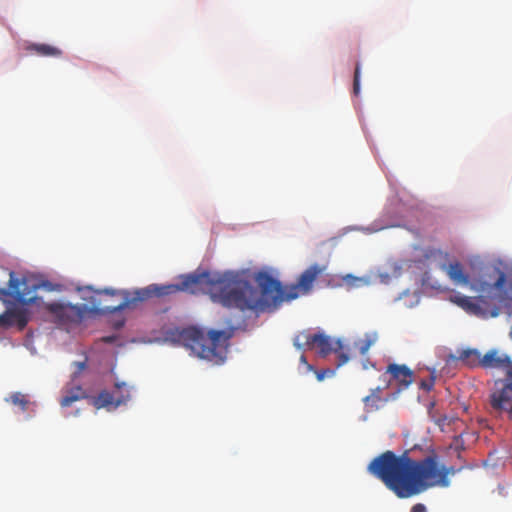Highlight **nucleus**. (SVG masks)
I'll return each instance as SVG.
<instances>
[{"label": "nucleus", "instance_id": "6e6552de", "mask_svg": "<svg viewBox=\"0 0 512 512\" xmlns=\"http://www.w3.org/2000/svg\"><path fill=\"white\" fill-rule=\"evenodd\" d=\"M111 290H113V289L106 288L103 290H94L91 287H86V288L80 289V292H81L82 299L85 302H87V306L90 311L98 313V314H112V313H115L116 311L104 310L105 305H103V304L98 305V302L115 305V304H118L121 300H123V296L121 294L113 295V296L110 294L104 295V292L111 291Z\"/></svg>", "mask_w": 512, "mask_h": 512}, {"label": "nucleus", "instance_id": "4468645a", "mask_svg": "<svg viewBox=\"0 0 512 512\" xmlns=\"http://www.w3.org/2000/svg\"><path fill=\"white\" fill-rule=\"evenodd\" d=\"M382 388L377 387L371 389L370 394L363 398V403L366 412H373L379 410L385 403L388 402V398L381 396Z\"/></svg>", "mask_w": 512, "mask_h": 512}, {"label": "nucleus", "instance_id": "39448f33", "mask_svg": "<svg viewBox=\"0 0 512 512\" xmlns=\"http://www.w3.org/2000/svg\"><path fill=\"white\" fill-rule=\"evenodd\" d=\"M234 330L233 327L225 330L211 329L205 334L202 329L188 327L171 330L167 335L172 342L184 346L199 358L221 364L226 358Z\"/></svg>", "mask_w": 512, "mask_h": 512}, {"label": "nucleus", "instance_id": "6ab92c4d", "mask_svg": "<svg viewBox=\"0 0 512 512\" xmlns=\"http://www.w3.org/2000/svg\"><path fill=\"white\" fill-rule=\"evenodd\" d=\"M294 346L299 349H311L314 347V334L307 331L298 333L294 338Z\"/></svg>", "mask_w": 512, "mask_h": 512}, {"label": "nucleus", "instance_id": "5701e85b", "mask_svg": "<svg viewBox=\"0 0 512 512\" xmlns=\"http://www.w3.org/2000/svg\"><path fill=\"white\" fill-rule=\"evenodd\" d=\"M115 388H116V395L115 396H126L127 395V391L128 393L130 394V390L129 388L127 387L126 383L122 382V383H116L115 384Z\"/></svg>", "mask_w": 512, "mask_h": 512}, {"label": "nucleus", "instance_id": "393cba45", "mask_svg": "<svg viewBox=\"0 0 512 512\" xmlns=\"http://www.w3.org/2000/svg\"><path fill=\"white\" fill-rule=\"evenodd\" d=\"M441 255H442V252L440 250L428 249V250H426L424 256H425L426 260H430V259H436L437 257H439Z\"/></svg>", "mask_w": 512, "mask_h": 512}, {"label": "nucleus", "instance_id": "a211bd4d", "mask_svg": "<svg viewBox=\"0 0 512 512\" xmlns=\"http://www.w3.org/2000/svg\"><path fill=\"white\" fill-rule=\"evenodd\" d=\"M377 340L378 335L376 332L366 333L363 339L355 341L354 346L359 350L361 355H365Z\"/></svg>", "mask_w": 512, "mask_h": 512}, {"label": "nucleus", "instance_id": "f8f14e48", "mask_svg": "<svg viewBox=\"0 0 512 512\" xmlns=\"http://www.w3.org/2000/svg\"><path fill=\"white\" fill-rule=\"evenodd\" d=\"M47 309L64 323L76 322L81 317V310L76 305L50 303Z\"/></svg>", "mask_w": 512, "mask_h": 512}, {"label": "nucleus", "instance_id": "7ed1b4c3", "mask_svg": "<svg viewBox=\"0 0 512 512\" xmlns=\"http://www.w3.org/2000/svg\"><path fill=\"white\" fill-rule=\"evenodd\" d=\"M180 291L189 292L191 294L209 293L213 302L219 303L226 308L236 309V293L235 292V276L234 272L227 271L218 272H194L181 276V282L178 284H150L144 288L128 290H111L106 291V295L123 296L118 304H103L104 310L122 311L125 309L135 308L139 303L154 297H164L175 294Z\"/></svg>", "mask_w": 512, "mask_h": 512}, {"label": "nucleus", "instance_id": "4be33fe9", "mask_svg": "<svg viewBox=\"0 0 512 512\" xmlns=\"http://www.w3.org/2000/svg\"><path fill=\"white\" fill-rule=\"evenodd\" d=\"M360 92V65L357 64L354 72V82H353V93L358 95Z\"/></svg>", "mask_w": 512, "mask_h": 512}, {"label": "nucleus", "instance_id": "dca6fc26", "mask_svg": "<svg viewBox=\"0 0 512 512\" xmlns=\"http://www.w3.org/2000/svg\"><path fill=\"white\" fill-rule=\"evenodd\" d=\"M461 361L464 365L469 367L481 366V355L476 349H462L457 351V356L454 357Z\"/></svg>", "mask_w": 512, "mask_h": 512}, {"label": "nucleus", "instance_id": "f03ea898", "mask_svg": "<svg viewBox=\"0 0 512 512\" xmlns=\"http://www.w3.org/2000/svg\"><path fill=\"white\" fill-rule=\"evenodd\" d=\"M442 269L455 285L469 287L479 294L476 297L456 295L452 299L455 304L477 317L499 315V304L508 299L512 289V267L502 261H495L482 266L478 277H470L458 261L443 265Z\"/></svg>", "mask_w": 512, "mask_h": 512}, {"label": "nucleus", "instance_id": "c85d7f7f", "mask_svg": "<svg viewBox=\"0 0 512 512\" xmlns=\"http://www.w3.org/2000/svg\"><path fill=\"white\" fill-rule=\"evenodd\" d=\"M117 340V336L116 335H110V336H105L102 338V341L105 342V343H114L115 341Z\"/></svg>", "mask_w": 512, "mask_h": 512}, {"label": "nucleus", "instance_id": "423d86ee", "mask_svg": "<svg viewBox=\"0 0 512 512\" xmlns=\"http://www.w3.org/2000/svg\"><path fill=\"white\" fill-rule=\"evenodd\" d=\"M481 367L497 368L504 373L502 378L494 381L489 394V403L493 410L506 413L512 422V359L506 354H499L496 350L488 351L481 359Z\"/></svg>", "mask_w": 512, "mask_h": 512}, {"label": "nucleus", "instance_id": "1a4fd4ad", "mask_svg": "<svg viewBox=\"0 0 512 512\" xmlns=\"http://www.w3.org/2000/svg\"><path fill=\"white\" fill-rule=\"evenodd\" d=\"M314 346H317L318 353L321 357H326L331 352L337 353L338 367L346 364L349 361L350 348L344 346L342 341L339 339L335 342L334 346L332 339L329 336L323 333H316L314 334Z\"/></svg>", "mask_w": 512, "mask_h": 512}, {"label": "nucleus", "instance_id": "aec40b11", "mask_svg": "<svg viewBox=\"0 0 512 512\" xmlns=\"http://www.w3.org/2000/svg\"><path fill=\"white\" fill-rule=\"evenodd\" d=\"M342 284L345 285L348 289L359 288L369 283L368 279L365 277H357L352 274H346L341 277Z\"/></svg>", "mask_w": 512, "mask_h": 512}, {"label": "nucleus", "instance_id": "a878e982", "mask_svg": "<svg viewBox=\"0 0 512 512\" xmlns=\"http://www.w3.org/2000/svg\"><path fill=\"white\" fill-rule=\"evenodd\" d=\"M434 386V378H431L430 380H422L420 382V388L430 391Z\"/></svg>", "mask_w": 512, "mask_h": 512}, {"label": "nucleus", "instance_id": "9b49d317", "mask_svg": "<svg viewBox=\"0 0 512 512\" xmlns=\"http://www.w3.org/2000/svg\"><path fill=\"white\" fill-rule=\"evenodd\" d=\"M386 372L389 373L392 379L399 385L398 392L406 389L414 381L413 371L404 364H389Z\"/></svg>", "mask_w": 512, "mask_h": 512}, {"label": "nucleus", "instance_id": "c756f323", "mask_svg": "<svg viewBox=\"0 0 512 512\" xmlns=\"http://www.w3.org/2000/svg\"><path fill=\"white\" fill-rule=\"evenodd\" d=\"M300 362L303 363L308 371H314V368L312 365L308 364L307 359L304 355L300 357Z\"/></svg>", "mask_w": 512, "mask_h": 512}, {"label": "nucleus", "instance_id": "b1692460", "mask_svg": "<svg viewBox=\"0 0 512 512\" xmlns=\"http://www.w3.org/2000/svg\"><path fill=\"white\" fill-rule=\"evenodd\" d=\"M316 377L318 381H322L325 379L326 376H332L334 374V371L331 369H321L315 371Z\"/></svg>", "mask_w": 512, "mask_h": 512}, {"label": "nucleus", "instance_id": "20e7f679", "mask_svg": "<svg viewBox=\"0 0 512 512\" xmlns=\"http://www.w3.org/2000/svg\"><path fill=\"white\" fill-rule=\"evenodd\" d=\"M325 267L318 264L309 266L301 273L297 283L282 286L281 282L267 272H259L255 276L258 288L252 286L243 275L234 272L236 309L240 311H274L284 301H291L300 295L308 294L315 280L324 271Z\"/></svg>", "mask_w": 512, "mask_h": 512}, {"label": "nucleus", "instance_id": "7c9ffc66", "mask_svg": "<svg viewBox=\"0 0 512 512\" xmlns=\"http://www.w3.org/2000/svg\"><path fill=\"white\" fill-rule=\"evenodd\" d=\"M362 365H363V369H368L369 367H374V366H375V365H374L372 362H370V360H368V359H367V360H365V361H363Z\"/></svg>", "mask_w": 512, "mask_h": 512}, {"label": "nucleus", "instance_id": "412c9836", "mask_svg": "<svg viewBox=\"0 0 512 512\" xmlns=\"http://www.w3.org/2000/svg\"><path fill=\"white\" fill-rule=\"evenodd\" d=\"M10 401L12 404L20 406L22 411H26L28 401L24 394L15 392L10 396Z\"/></svg>", "mask_w": 512, "mask_h": 512}, {"label": "nucleus", "instance_id": "f3484780", "mask_svg": "<svg viewBox=\"0 0 512 512\" xmlns=\"http://www.w3.org/2000/svg\"><path fill=\"white\" fill-rule=\"evenodd\" d=\"M88 395L86 391L81 386H74L68 390L65 391V394L63 395L60 404L62 407H69L74 402L87 398Z\"/></svg>", "mask_w": 512, "mask_h": 512}, {"label": "nucleus", "instance_id": "ddd939ff", "mask_svg": "<svg viewBox=\"0 0 512 512\" xmlns=\"http://www.w3.org/2000/svg\"><path fill=\"white\" fill-rule=\"evenodd\" d=\"M130 395L127 392L126 396H114L108 391H101L98 396L94 399V406L98 409L106 408L111 405L118 407L122 404H126L129 401Z\"/></svg>", "mask_w": 512, "mask_h": 512}, {"label": "nucleus", "instance_id": "cd10ccee", "mask_svg": "<svg viewBox=\"0 0 512 512\" xmlns=\"http://www.w3.org/2000/svg\"><path fill=\"white\" fill-rule=\"evenodd\" d=\"M426 507L422 503H417L411 508V512H426Z\"/></svg>", "mask_w": 512, "mask_h": 512}, {"label": "nucleus", "instance_id": "bb28decb", "mask_svg": "<svg viewBox=\"0 0 512 512\" xmlns=\"http://www.w3.org/2000/svg\"><path fill=\"white\" fill-rule=\"evenodd\" d=\"M74 365L77 367V372L75 373V376L81 373L86 368V361H79L74 362Z\"/></svg>", "mask_w": 512, "mask_h": 512}, {"label": "nucleus", "instance_id": "0eeeda50", "mask_svg": "<svg viewBox=\"0 0 512 512\" xmlns=\"http://www.w3.org/2000/svg\"><path fill=\"white\" fill-rule=\"evenodd\" d=\"M47 291L53 290V284L49 281H33L26 277L19 279L15 273L7 268L0 266V300L9 302L11 299L22 305H30L36 303L37 297L32 295L38 289Z\"/></svg>", "mask_w": 512, "mask_h": 512}, {"label": "nucleus", "instance_id": "f257e3e1", "mask_svg": "<svg viewBox=\"0 0 512 512\" xmlns=\"http://www.w3.org/2000/svg\"><path fill=\"white\" fill-rule=\"evenodd\" d=\"M367 470L402 499L418 495L430 487H448L449 476L456 473L454 467L440 464L434 450L422 460L410 457L409 450H405L401 455L387 450L375 457Z\"/></svg>", "mask_w": 512, "mask_h": 512}, {"label": "nucleus", "instance_id": "9d476101", "mask_svg": "<svg viewBox=\"0 0 512 512\" xmlns=\"http://www.w3.org/2000/svg\"><path fill=\"white\" fill-rule=\"evenodd\" d=\"M28 322L29 313L24 308L8 309L0 315V327L17 326L19 330H23Z\"/></svg>", "mask_w": 512, "mask_h": 512}, {"label": "nucleus", "instance_id": "2eb2a0df", "mask_svg": "<svg viewBox=\"0 0 512 512\" xmlns=\"http://www.w3.org/2000/svg\"><path fill=\"white\" fill-rule=\"evenodd\" d=\"M26 50L30 53H34L41 57H54L58 58L62 56V50L56 46H52L49 44H30L27 46Z\"/></svg>", "mask_w": 512, "mask_h": 512}]
</instances>
